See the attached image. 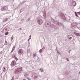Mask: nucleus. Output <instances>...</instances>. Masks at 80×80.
Masks as SVG:
<instances>
[{
  "mask_svg": "<svg viewBox=\"0 0 80 80\" xmlns=\"http://www.w3.org/2000/svg\"><path fill=\"white\" fill-rule=\"evenodd\" d=\"M22 67H20L16 69L15 73H21V72H22Z\"/></svg>",
  "mask_w": 80,
  "mask_h": 80,
  "instance_id": "1",
  "label": "nucleus"
},
{
  "mask_svg": "<svg viewBox=\"0 0 80 80\" xmlns=\"http://www.w3.org/2000/svg\"><path fill=\"white\" fill-rule=\"evenodd\" d=\"M1 11H4V12H7L8 11V9L7 6L2 7L1 9Z\"/></svg>",
  "mask_w": 80,
  "mask_h": 80,
  "instance_id": "2",
  "label": "nucleus"
},
{
  "mask_svg": "<svg viewBox=\"0 0 80 80\" xmlns=\"http://www.w3.org/2000/svg\"><path fill=\"white\" fill-rule=\"evenodd\" d=\"M16 61L15 60L13 61L11 64V67H15L16 65Z\"/></svg>",
  "mask_w": 80,
  "mask_h": 80,
  "instance_id": "3",
  "label": "nucleus"
},
{
  "mask_svg": "<svg viewBox=\"0 0 80 80\" xmlns=\"http://www.w3.org/2000/svg\"><path fill=\"white\" fill-rule=\"evenodd\" d=\"M37 21L39 25H42V23H43V21L42 20L40 19H37Z\"/></svg>",
  "mask_w": 80,
  "mask_h": 80,
  "instance_id": "4",
  "label": "nucleus"
},
{
  "mask_svg": "<svg viewBox=\"0 0 80 80\" xmlns=\"http://www.w3.org/2000/svg\"><path fill=\"white\" fill-rule=\"evenodd\" d=\"M23 53V50L22 49H19L18 51L19 55H22Z\"/></svg>",
  "mask_w": 80,
  "mask_h": 80,
  "instance_id": "5",
  "label": "nucleus"
},
{
  "mask_svg": "<svg viewBox=\"0 0 80 80\" xmlns=\"http://www.w3.org/2000/svg\"><path fill=\"white\" fill-rule=\"evenodd\" d=\"M50 27L52 28H55V29H56V27L55 25H54V24H52L51 25Z\"/></svg>",
  "mask_w": 80,
  "mask_h": 80,
  "instance_id": "6",
  "label": "nucleus"
},
{
  "mask_svg": "<svg viewBox=\"0 0 80 80\" xmlns=\"http://www.w3.org/2000/svg\"><path fill=\"white\" fill-rule=\"evenodd\" d=\"M2 70H3V72H6L7 71L8 69L6 67H4L3 68Z\"/></svg>",
  "mask_w": 80,
  "mask_h": 80,
  "instance_id": "7",
  "label": "nucleus"
},
{
  "mask_svg": "<svg viewBox=\"0 0 80 80\" xmlns=\"http://www.w3.org/2000/svg\"><path fill=\"white\" fill-rule=\"evenodd\" d=\"M72 4L73 6H75L76 5V2L75 1L72 2Z\"/></svg>",
  "mask_w": 80,
  "mask_h": 80,
  "instance_id": "8",
  "label": "nucleus"
},
{
  "mask_svg": "<svg viewBox=\"0 0 80 80\" xmlns=\"http://www.w3.org/2000/svg\"><path fill=\"white\" fill-rule=\"evenodd\" d=\"M42 50H45V47H43L42 49H41L39 50L40 53H42Z\"/></svg>",
  "mask_w": 80,
  "mask_h": 80,
  "instance_id": "9",
  "label": "nucleus"
},
{
  "mask_svg": "<svg viewBox=\"0 0 80 80\" xmlns=\"http://www.w3.org/2000/svg\"><path fill=\"white\" fill-rule=\"evenodd\" d=\"M8 20V18H5L4 19L3 22H7Z\"/></svg>",
  "mask_w": 80,
  "mask_h": 80,
  "instance_id": "10",
  "label": "nucleus"
},
{
  "mask_svg": "<svg viewBox=\"0 0 80 80\" xmlns=\"http://www.w3.org/2000/svg\"><path fill=\"white\" fill-rule=\"evenodd\" d=\"M74 34H75V35H76L77 36H80V34L79 33H77V32H74Z\"/></svg>",
  "mask_w": 80,
  "mask_h": 80,
  "instance_id": "11",
  "label": "nucleus"
},
{
  "mask_svg": "<svg viewBox=\"0 0 80 80\" xmlns=\"http://www.w3.org/2000/svg\"><path fill=\"white\" fill-rule=\"evenodd\" d=\"M39 70L41 71V72H43V69L42 68H40Z\"/></svg>",
  "mask_w": 80,
  "mask_h": 80,
  "instance_id": "12",
  "label": "nucleus"
},
{
  "mask_svg": "<svg viewBox=\"0 0 80 80\" xmlns=\"http://www.w3.org/2000/svg\"><path fill=\"white\" fill-rule=\"evenodd\" d=\"M24 75L26 76V77H27L28 76V73H26Z\"/></svg>",
  "mask_w": 80,
  "mask_h": 80,
  "instance_id": "13",
  "label": "nucleus"
},
{
  "mask_svg": "<svg viewBox=\"0 0 80 80\" xmlns=\"http://www.w3.org/2000/svg\"><path fill=\"white\" fill-rule=\"evenodd\" d=\"M14 49H15V46H14L13 48L12 49V50L11 52H13V50H14Z\"/></svg>",
  "mask_w": 80,
  "mask_h": 80,
  "instance_id": "14",
  "label": "nucleus"
},
{
  "mask_svg": "<svg viewBox=\"0 0 80 80\" xmlns=\"http://www.w3.org/2000/svg\"><path fill=\"white\" fill-rule=\"evenodd\" d=\"M47 25H49V26H50V25H51V23H50V22H49V23H47Z\"/></svg>",
  "mask_w": 80,
  "mask_h": 80,
  "instance_id": "15",
  "label": "nucleus"
},
{
  "mask_svg": "<svg viewBox=\"0 0 80 80\" xmlns=\"http://www.w3.org/2000/svg\"><path fill=\"white\" fill-rule=\"evenodd\" d=\"M30 18H28L27 20V22H28V21H30Z\"/></svg>",
  "mask_w": 80,
  "mask_h": 80,
  "instance_id": "16",
  "label": "nucleus"
},
{
  "mask_svg": "<svg viewBox=\"0 0 80 80\" xmlns=\"http://www.w3.org/2000/svg\"><path fill=\"white\" fill-rule=\"evenodd\" d=\"M32 56L33 57V58H34V57H36V55H35V54H34L32 55Z\"/></svg>",
  "mask_w": 80,
  "mask_h": 80,
  "instance_id": "17",
  "label": "nucleus"
},
{
  "mask_svg": "<svg viewBox=\"0 0 80 80\" xmlns=\"http://www.w3.org/2000/svg\"><path fill=\"white\" fill-rule=\"evenodd\" d=\"M75 15L76 17H78V15H77V12H75Z\"/></svg>",
  "mask_w": 80,
  "mask_h": 80,
  "instance_id": "18",
  "label": "nucleus"
},
{
  "mask_svg": "<svg viewBox=\"0 0 80 80\" xmlns=\"http://www.w3.org/2000/svg\"><path fill=\"white\" fill-rule=\"evenodd\" d=\"M15 60H16V61H17V60H18V58H17L16 57H15Z\"/></svg>",
  "mask_w": 80,
  "mask_h": 80,
  "instance_id": "19",
  "label": "nucleus"
},
{
  "mask_svg": "<svg viewBox=\"0 0 80 80\" xmlns=\"http://www.w3.org/2000/svg\"><path fill=\"white\" fill-rule=\"evenodd\" d=\"M8 34V32H6L5 34V35H7Z\"/></svg>",
  "mask_w": 80,
  "mask_h": 80,
  "instance_id": "20",
  "label": "nucleus"
},
{
  "mask_svg": "<svg viewBox=\"0 0 80 80\" xmlns=\"http://www.w3.org/2000/svg\"><path fill=\"white\" fill-rule=\"evenodd\" d=\"M13 39V36H12L11 37V41H12V40Z\"/></svg>",
  "mask_w": 80,
  "mask_h": 80,
  "instance_id": "21",
  "label": "nucleus"
},
{
  "mask_svg": "<svg viewBox=\"0 0 80 80\" xmlns=\"http://www.w3.org/2000/svg\"><path fill=\"white\" fill-rule=\"evenodd\" d=\"M27 78L28 79V80H30V78L27 77Z\"/></svg>",
  "mask_w": 80,
  "mask_h": 80,
  "instance_id": "22",
  "label": "nucleus"
},
{
  "mask_svg": "<svg viewBox=\"0 0 80 80\" xmlns=\"http://www.w3.org/2000/svg\"><path fill=\"white\" fill-rule=\"evenodd\" d=\"M9 28L8 27H6V28H5V30H7V28Z\"/></svg>",
  "mask_w": 80,
  "mask_h": 80,
  "instance_id": "23",
  "label": "nucleus"
},
{
  "mask_svg": "<svg viewBox=\"0 0 80 80\" xmlns=\"http://www.w3.org/2000/svg\"><path fill=\"white\" fill-rule=\"evenodd\" d=\"M5 45H7V41H5Z\"/></svg>",
  "mask_w": 80,
  "mask_h": 80,
  "instance_id": "24",
  "label": "nucleus"
},
{
  "mask_svg": "<svg viewBox=\"0 0 80 80\" xmlns=\"http://www.w3.org/2000/svg\"><path fill=\"white\" fill-rule=\"evenodd\" d=\"M66 60H67V61H69V60L68 59V58H67L66 59Z\"/></svg>",
  "mask_w": 80,
  "mask_h": 80,
  "instance_id": "25",
  "label": "nucleus"
},
{
  "mask_svg": "<svg viewBox=\"0 0 80 80\" xmlns=\"http://www.w3.org/2000/svg\"><path fill=\"white\" fill-rule=\"evenodd\" d=\"M72 37H70L69 38V40H71V39H72Z\"/></svg>",
  "mask_w": 80,
  "mask_h": 80,
  "instance_id": "26",
  "label": "nucleus"
},
{
  "mask_svg": "<svg viewBox=\"0 0 80 80\" xmlns=\"http://www.w3.org/2000/svg\"><path fill=\"white\" fill-rule=\"evenodd\" d=\"M13 77H12V79L11 80H14V78H13Z\"/></svg>",
  "mask_w": 80,
  "mask_h": 80,
  "instance_id": "27",
  "label": "nucleus"
},
{
  "mask_svg": "<svg viewBox=\"0 0 80 80\" xmlns=\"http://www.w3.org/2000/svg\"><path fill=\"white\" fill-rule=\"evenodd\" d=\"M22 5V4H20L19 5V6H18V7H20L21 5Z\"/></svg>",
  "mask_w": 80,
  "mask_h": 80,
  "instance_id": "28",
  "label": "nucleus"
},
{
  "mask_svg": "<svg viewBox=\"0 0 80 80\" xmlns=\"http://www.w3.org/2000/svg\"><path fill=\"white\" fill-rule=\"evenodd\" d=\"M19 30H22V29L21 28H20L19 29Z\"/></svg>",
  "mask_w": 80,
  "mask_h": 80,
  "instance_id": "29",
  "label": "nucleus"
},
{
  "mask_svg": "<svg viewBox=\"0 0 80 80\" xmlns=\"http://www.w3.org/2000/svg\"><path fill=\"white\" fill-rule=\"evenodd\" d=\"M29 37L30 38H31L32 37V36L30 35V36H29Z\"/></svg>",
  "mask_w": 80,
  "mask_h": 80,
  "instance_id": "30",
  "label": "nucleus"
},
{
  "mask_svg": "<svg viewBox=\"0 0 80 80\" xmlns=\"http://www.w3.org/2000/svg\"><path fill=\"white\" fill-rule=\"evenodd\" d=\"M71 35H69L68 36V37H70V36H71Z\"/></svg>",
  "mask_w": 80,
  "mask_h": 80,
  "instance_id": "31",
  "label": "nucleus"
},
{
  "mask_svg": "<svg viewBox=\"0 0 80 80\" xmlns=\"http://www.w3.org/2000/svg\"><path fill=\"white\" fill-rule=\"evenodd\" d=\"M30 39H31V38H29V40H30Z\"/></svg>",
  "mask_w": 80,
  "mask_h": 80,
  "instance_id": "32",
  "label": "nucleus"
},
{
  "mask_svg": "<svg viewBox=\"0 0 80 80\" xmlns=\"http://www.w3.org/2000/svg\"><path fill=\"white\" fill-rule=\"evenodd\" d=\"M22 80H26V79H23Z\"/></svg>",
  "mask_w": 80,
  "mask_h": 80,
  "instance_id": "33",
  "label": "nucleus"
},
{
  "mask_svg": "<svg viewBox=\"0 0 80 80\" xmlns=\"http://www.w3.org/2000/svg\"><path fill=\"white\" fill-rule=\"evenodd\" d=\"M24 2H25L24 1V2H23L22 3H24Z\"/></svg>",
  "mask_w": 80,
  "mask_h": 80,
  "instance_id": "34",
  "label": "nucleus"
},
{
  "mask_svg": "<svg viewBox=\"0 0 80 80\" xmlns=\"http://www.w3.org/2000/svg\"><path fill=\"white\" fill-rule=\"evenodd\" d=\"M29 40H30V39H28V41H29Z\"/></svg>",
  "mask_w": 80,
  "mask_h": 80,
  "instance_id": "35",
  "label": "nucleus"
},
{
  "mask_svg": "<svg viewBox=\"0 0 80 80\" xmlns=\"http://www.w3.org/2000/svg\"><path fill=\"white\" fill-rule=\"evenodd\" d=\"M78 29H79V28H78Z\"/></svg>",
  "mask_w": 80,
  "mask_h": 80,
  "instance_id": "36",
  "label": "nucleus"
},
{
  "mask_svg": "<svg viewBox=\"0 0 80 80\" xmlns=\"http://www.w3.org/2000/svg\"><path fill=\"white\" fill-rule=\"evenodd\" d=\"M79 73L80 74V71L79 72Z\"/></svg>",
  "mask_w": 80,
  "mask_h": 80,
  "instance_id": "37",
  "label": "nucleus"
},
{
  "mask_svg": "<svg viewBox=\"0 0 80 80\" xmlns=\"http://www.w3.org/2000/svg\"><path fill=\"white\" fill-rule=\"evenodd\" d=\"M58 53H59V54H60V53H59V52H58Z\"/></svg>",
  "mask_w": 80,
  "mask_h": 80,
  "instance_id": "38",
  "label": "nucleus"
},
{
  "mask_svg": "<svg viewBox=\"0 0 80 80\" xmlns=\"http://www.w3.org/2000/svg\"><path fill=\"white\" fill-rule=\"evenodd\" d=\"M2 1H3V0H2Z\"/></svg>",
  "mask_w": 80,
  "mask_h": 80,
  "instance_id": "39",
  "label": "nucleus"
}]
</instances>
